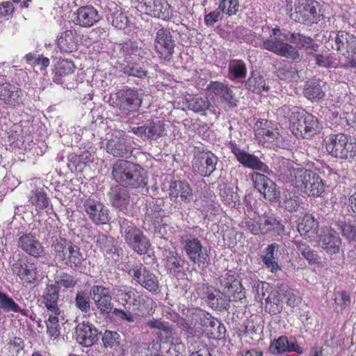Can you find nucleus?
<instances>
[{
    "mask_svg": "<svg viewBox=\"0 0 356 356\" xmlns=\"http://www.w3.org/2000/svg\"><path fill=\"white\" fill-rule=\"evenodd\" d=\"M241 227L253 235L273 234L281 235L284 232V225L275 215L264 213L259 214L250 211L241 222Z\"/></svg>",
    "mask_w": 356,
    "mask_h": 356,
    "instance_id": "f257e3e1",
    "label": "nucleus"
},
{
    "mask_svg": "<svg viewBox=\"0 0 356 356\" xmlns=\"http://www.w3.org/2000/svg\"><path fill=\"white\" fill-rule=\"evenodd\" d=\"M113 179L120 186L138 188L146 186L142 168L133 162L119 159L112 168Z\"/></svg>",
    "mask_w": 356,
    "mask_h": 356,
    "instance_id": "f03ea898",
    "label": "nucleus"
},
{
    "mask_svg": "<svg viewBox=\"0 0 356 356\" xmlns=\"http://www.w3.org/2000/svg\"><path fill=\"white\" fill-rule=\"evenodd\" d=\"M286 6L290 18L296 22L311 25L320 21L321 6L316 0H289Z\"/></svg>",
    "mask_w": 356,
    "mask_h": 356,
    "instance_id": "7ed1b4c3",
    "label": "nucleus"
},
{
    "mask_svg": "<svg viewBox=\"0 0 356 356\" xmlns=\"http://www.w3.org/2000/svg\"><path fill=\"white\" fill-rule=\"evenodd\" d=\"M53 254L57 263L79 268L86 260L80 248L71 241L60 237L52 243Z\"/></svg>",
    "mask_w": 356,
    "mask_h": 356,
    "instance_id": "20e7f679",
    "label": "nucleus"
},
{
    "mask_svg": "<svg viewBox=\"0 0 356 356\" xmlns=\"http://www.w3.org/2000/svg\"><path fill=\"white\" fill-rule=\"evenodd\" d=\"M326 151L333 157L350 160L356 156V139L343 133L330 134L324 140Z\"/></svg>",
    "mask_w": 356,
    "mask_h": 356,
    "instance_id": "39448f33",
    "label": "nucleus"
},
{
    "mask_svg": "<svg viewBox=\"0 0 356 356\" xmlns=\"http://www.w3.org/2000/svg\"><path fill=\"white\" fill-rule=\"evenodd\" d=\"M290 129L297 138H307L317 134L319 122L314 115L298 107L291 113Z\"/></svg>",
    "mask_w": 356,
    "mask_h": 356,
    "instance_id": "423d86ee",
    "label": "nucleus"
},
{
    "mask_svg": "<svg viewBox=\"0 0 356 356\" xmlns=\"http://www.w3.org/2000/svg\"><path fill=\"white\" fill-rule=\"evenodd\" d=\"M290 34L291 33L286 29L273 28L270 37L263 41L262 47L277 55L296 60L300 56L298 49L291 44L284 42V40L289 41Z\"/></svg>",
    "mask_w": 356,
    "mask_h": 356,
    "instance_id": "0eeeda50",
    "label": "nucleus"
},
{
    "mask_svg": "<svg viewBox=\"0 0 356 356\" xmlns=\"http://www.w3.org/2000/svg\"><path fill=\"white\" fill-rule=\"evenodd\" d=\"M120 233L125 243L137 254L142 255L149 252L151 248L149 239L133 222L123 220L120 224Z\"/></svg>",
    "mask_w": 356,
    "mask_h": 356,
    "instance_id": "6e6552de",
    "label": "nucleus"
},
{
    "mask_svg": "<svg viewBox=\"0 0 356 356\" xmlns=\"http://www.w3.org/2000/svg\"><path fill=\"white\" fill-rule=\"evenodd\" d=\"M256 291L255 299L258 301L265 300V310L270 314H277L283 308V286L275 287L268 283L260 282L254 286Z\"/></svg>",
    "mask_w": 356,
    "mask_h": 356,
    "instance_id": "1a4fd4ad",
    "label": "nucleus"
},
{
    "mask_svg": "<svg viewBox=\"0 0 356 356\" xmlns=\"http://www.w3.org/2000/svg\"><path fill=\"white\" fill-rule=\"evenodd\" d=\"M332 48L347 59L345 69L356 68V36L344 31H339L334 38L330 37Z\"/></svg>",
    "mask_w": 356,
    "mask_h": 356,
    "instance_id": "9d476101",
    "label": "nucleus"
},
{
    "mask_svg": "<svg viewBox=\"0 0 356 356\" xmlns=\"http://www.w3.org/2000/svg\"><path fill=\"white\" fill-rule=\"evenodd\" d=\"M180 243L189 261L199 267H205L210 262L209 250L197 237L181 236Z\"/></svg>",
    "mask_w": 356,
    "mask_h": 356,
    "instance_id": "9b49d317",
    "label": "nucleus"
},
{
    "mask_svg": "<svg viewBox=\"0 0 356 356\" xmlns=\"http://www.w3.org/2000/svg\"><path fill=\"white\" fill-rule=\"evenodd\" d=\"M176 47L175 40L168 28L161 27L155 35L154 47L158 58L164 61L172 60Z\"/></svg>",
    "mask_w": 356,
    "mask_h": 356,
    "instance_id": "f8f14e48",
    "label": "nucleus"
},
{
    "mask_svg": "<svg viewBox=\"0 0 356 356\" xmlns=\"http://www.w3.org/2000/svg\"><path fill=\"white\" fill-rule=\"evenodd\" d=\"M218 157L209 150H197L192 161L193 172L201 177H209L216 169Z\"/></svg>",
    "mask_w": 356,
    "mask_h": 356,
    "instance_id": "ddd939ff",
    "label": "nucleus"
},
{
    "mask_svg": "<svg viewBox=\"0 0 356 356\" xmlns=\"http://www.w3.org/2000/svg\"><path fill=\"white\" fill-rule=\"evenodd\" d=\"M206 90L211 99L218 104H225L229 108L237 105L232 90L226 84L220 81H211Z\"/></svg>",
    "mask_w": 356,
    "mask_h": 356,
    "instance_id": "4468645a",
    "label": "nucleus"
},
{
    "mask_svg": "<svg viewBox=\"0 0 356 356\" xmlns=\"http://www.w3.org/2000/svg\"><path fill=\"white\" fill-rule=\"evenodd\" d=\"M115 96L116 106L124 114L129 115L136 111L141 106L142 99L136 89L120 90L116 92Z\"/></svg>",
    "mask_w": 356,
    "mask_h": 356,
    "instance_id": "2eb2a0df",
    "label": "nucleus"
},
{
    "mask_svg": "<svg viewBox=\"0 0 356 356\" xmlns=\"http://www.w3.org/2000/svg\"><path fill=\"white\" fill-rule=\"evenodd\" d=\"M145 14L163 21H169L173 17V8L166 0H138Z\"/></svg>",
    "mask_w": 356,
    "mask_h": 356,
    "instance_id": "dca6fc26",
    "label": "nucleus"
},
{
    "mask_svg": "<svg viewBox=\"0 0 356 356\" xmlns=\"http://www.w3.org/2000/svg\"><path fill=\"white\" fill-rule=\"evenodd\" d=\"M228 148L235 156L237 161L244 167L259 170L265 173L269 172V168L266 164L261 161L257 156L241 149L235 141H230L228 143Z\"/></svg>",
    "mask_w": 356,
    "mask_h": 356,
    "instance_id": "f3484780",
    "label": "nucleus"
},
{
    "mask_svg": "<svg viewBox=\"0 0 356 356\" xmlns=\"http://www.w3.org/2000/svg\"><path fill=\"white\" fill-rule=\"evenodd\" d=\"M129 273L141 286L151 293H157L159 288L158 277L142 264L134 266Z\"/></svg>",
    "mask_w": 356,
    "mask_h": 356,
    "instance_id": "a211bd4d",
    "label": "nucleus"
},
{
    "mask_svg": "<svg viewBox=\"0 0 356 356\" xmlns=\"http://www.w3.org/2000/svg\"><path fill=\"white\" fill-rule=\"evenodd\" d=\"M90 296L101 315L106 316L111 312L112 296L108 287L102 284L93 285L90 290Z\"/></svg>",
    "mask_w": 356,
    "mask_h": 356,
    "instance_id": "6ab92c4d",
    "label": "nucleus"
},
{
    "mask_svg": "<svg viewBox=\"0 0 356 356\" xmlns=\"http://www.w3.org/2000/svg\"><path fill=\"white\" fill-rule=\"evenodd\" d=\"M136 136L148 139L156 140L163 137L165 132V124L163 120H148L142 126L131 127L130 131Z\"/></svg>",
    "mask_w": 356,
    "mask_h": 356,
    "instance_id": "aec40b11",
    "label": "nucleus"
},
{
    "mask_svg": "<svg viewBox=\"0 0 356 356\" xmlns=\"http://www.w3.org/2000/svg\"><path fill=\"white\" fill-rule=\"evenodd\" d=\"M197 295L204 299L212 308L222 309L228 305V298L219 289L208 284H202L197 289Z\"/></svg>",
    "mask_w": 356,
    "mask_h": 356,
    "instance_id": "412c9836",
    "label": "nucleus"
},
{
    "mask_svg": "<svg viewBox=\"0 0 356 356\" xmlns=\"http://www.w3.org/2000/svg\"><path fill=\"white\" fill-rule=\"evenodd\" d=\"M236 273L228 270L220 280V284L225 291L228 301H240L245 298L244 288L237 279Z\"/></svg>",
    "mask_w": 356,
    "mask_h": 356,
    "instance_id": "4be33fe9",
    "label": "nucleus"
},
{
    "mask_svg": "<svg viewBox=\"0 0 356 356\" xmlns=\"http://www.w3.org/2000/svg\"><path fill=\"white\" fill-rule=\"evenodd\" d=\"M83 207L90 220L95 225H106L109 222V211L99 201L88 198L84 201Z\"/></svg>",
    "mask_w": 356,
    "mask_h": 356,
    "instance_id": "5701e85b",
    "label": "nucleus"
},
{
    "mask_svg": "<svg viewBox=\"0 0 356 356\" xmlns=\"http://www.w3.org/2000/svg\"><path fill=\"white\" fill-rule=\"evenodd\" d=\"M252 180L254 188L264 195L265 199L273 202L278 198L280 192L276 188L275 183L266 175L253 172Z\"/></svg>",
    "mask_w": 356,
    "mask_h": 356,
    "instance_id": "b1692460",
    "label": "nucleus"
},
{
    "mask_svg": "<svg viewBox=\"0 0 356 356\" xmlns=\"http://www.w3.org/2000/svg\"><path fill=\"white\" fill-rule=\"evenodd\" d=\"M269 351L273 355L291 352L302 354L304 352L303 348L298 344L295 338L289 341L285 335H281L277 339H273L270 342Z\"/></svg>",
    "mask_w": 356,
    "mask_h": 356,
    "instance_id": "393cba45",
    "label": "nucleus"
},
{
    "mask_svg": "<svg viewBox=\"0 0 356 356\" xmlns=\"http://www.w3.org/2000/svg\"><path fill=\"white\" fill-rule=\"evenodd\" d=\"M99 20L97 10L92 6H85L79 8L74 13L72 22L81 27H91Z\"/></svg>",
    "mask_w": 356,
    "mask_h": 356,
    "instance_id": "a878e982",
    "label": "nucleus"
},
{
    "mask_svg": "<svg viewBox=\"0 0 356 356\" xmlns=\"http://www.w3.org/2000/svg\"><path fill=\"white\" fill-rule=\"evenodd\" d=\"M106 151L115 157H128L132 153V147L126 138L120 135L108 140Z\"/></svg>",
    "mask_w": 356,
    "mask_h": 356,
    "instance_id": "bb28decb",
    "label": "nucleus"
},
{
    "mask_svg": "<svg viewBox=\"0 0 356 356\" xmlns=\"http://www.w3.org/2000/svg\"><path fill=\"white\" fill-rule=\"evenodd\" d=\"M59 296V289L56 284H47L42 295V302L47 311L53 314H60V309L58 307Z\"/></svg>",
    "mask_w": 356,
    "mask_h": 356,
    "instance_id": "cd10ccee",
    "label": "nucleus"
},
{
    "mask_svg": "<svg viewBox=\"0 0 356 356\" xmlns=\"http://www.w3.org/2000/svg\"><path fill=\"white\" fill-rule=\"evenodd\" d=\"M76 339L86 347L92 346L98 339V331L92 324H79L76 328Z\"/></svg>",
    "mask_w": 356,
    "mask_h": 356,
    "instance_id": "c85d7f7f",
    "label": "nucleus"
},
{
    "mask_svg": "<svg viewBox=\"0 0 356 356\" xmlns=\"http://www.w3.org/2000/svg\"><path fill=\"white\" fill-rule=\"evenodd\" d=\"M79 42V35L76 30L71 29L60 33L57 38V46L60 51L71 53L77 50Z\"/></svg>",
    "mask_w": 356,
    "mask_h": 356,
    "instance_id": "c756f323",
    "label": "nucleus"
},
{
    "mask_svg": "<svg viewBox=\"0 0 356 356\" xmlns=\"http://www.w3.org/2000/svg\"><path fill=\"white\" fill-rule=\"evenodd\" d=\"M254 134L259 142L273 143L277 139L278 132L267 120H261L254 124Z\"/></svg>",
    "mask_w": 356,
    "mask_h": 356,
    "instance_id": "7c9ffc66",
    "label": "nucleus"
},
{
    "mask_svg": "<svg viewBox=\"0 0 356 356\" xmlns=\"http://www.w3.org/2000/svg\"><path fill=\"white\" fill-rule=\"evenodd\" d=\"M313 172L305 168H293L289 171V182L298 191L303 193L307 188V183L310 181V176L313 175Z\"/></svg>",
    "mask_w": 356,
    "mask_h": 356,
    "instance_id": "2f4dec72",
    "label": "nucleus"
},
{
    "mask_svg": "<svg viewBox=\"0 0 356 356\" xmlns=\"http://www.w3.org/2000/svg\"><path fill=\"white\" fill-rule=\"evenodd\" d=\"M164 261V266L169 274L177 276L184 273L186 261L177 251H169Z\"/></svg>",
    "mask_w": 356,
    "mask_h": 356,
    "instance_id": "473e14b6",
    "label": "nucleus"
},
{
    "mask_svg": "<svg viewBox=\"0 0 356 356\" xmlns=\"http://www.w3.org/2000/svg\"><path fill=\"white\" fill-rule=\"evenodd\" d=\"M168 194L171 198L177 199L179 196L182 201L189 202L193 190L186 181L177 180L170 183Z\"/></svg>",
    "mask_w": 356,
    "mask_h": 356,
    "instance_id": "72a5a7b5",
    "label": "nucleus"
},
{
    "mask_svg": "<svg viewBox=\"0 0 356 356\" xmlns=\"http://www.w3.org/2000/svg\"><path fill=\"white\" fill-rule=\"evenodd\" d=\"M298 230L305 238H313L318 231V222L309 213H305L299 220Z\"/></svg>",
    "mask_w": 356,
    "mask_h": 356,
    "instance_id": "f704fd0d",
    "label": "nucleus"
},
{
    "mask_svg": "<svg viewBox=\"0 0 356 356\" xmlns=\"http://www.w3.org/2000/svg\"><path fill=\"white\" fill-rule=\"evenodd\" d=\"M153 302L152 298L140 293L135 289L129 305L132 306V310L134 312V314L140 316L149 312Z\"/></svg>",
    "mask_w": 356,
    "mask_h": 356,
    "instance_id": "c9c22d12",
    "label": "nucleus"
},
{
    "mask_svg": "<svg viewBox=\"0 0 356 356\" xmlns=\"http://www.w3.org/2000/svg\"><path fill=\"white\" fill-rule=\"evenodd\" d=\"M322 248L327 254H333L339 252L341 239L337 232L332 229H327V232L321 236Z\"/></svg>",
    "mask_w": 356,
    "mask_h": 356,
    "instance_id": "e433bc0d",
    "label": "nucleus"
},
{
    "mask_svg": "<svg viewBox=\"0 0 356 356\" xmlns=\"http://www.w3.org/2000/svg\"><path fill=\"white\" fill-rule=\"evenodd\" d=\"M289 41L296 44L298 49H303L307 54L317 51L318 44L310 37L300 33H291Z\"/></svg>",
    "mask_w": 356,
    "mask_h": 356,
    "instance_id": "4c0bfd02",
    "label": "nucleus"
},
{
    "mask_svg": "<svg viewBox=\"0 0 356 356\" xmlns=\"http://www.w3.org/2000/svg\"><path fill=\"white\" fill-rule=\"evenodd\" d=\"M304 96L312 102H317L325 96L320 80L311 79L305 83L303 89Z\"/></svg>",
    "mask_w": 356,
    "mask_h": 356,
    "instance_id": "58836bf2",
    "label": "nucleus"
},
{
    "mask_svg": "<svg viewBox=\"0 0 356 356\" xmlns=\"http://www.w3.org/2000/svg\"><path fill=\"white\" fill-rule=\"evenodd\" d=\"M109 197L113 206L120 210L126 209L130 202L129 192L119 186H115L111 189Z\"/></svg>",
    "mask_w": 356,
    "mask_h": 356,
    "instance_id": "ea45409f",
    "label": "nucleus"
},
{
    "mask_svg": "<svg viewBox=\"0 0 356 356\" xmlns=\"http://www.w3.org/2000/svg\"><path fill=\"white\" fill-rule=\"evenodd\" d=\"M74 63L67 59L59 60L54 65V81L56 83H61L63 78L72 74L74 72Z\"/></svg>",
    "mask_w": 356,
    "mask_h": 356,
    "instance_id": "a19ab883",
    "label": "nucleus"
},
{
    "mask_svg": "<svg viewBox=\"0 0 356 356\" xmlns=\"http://www.w3.org/2000/svg\"><path fill=\"white\" fill-rule=\"evenodd\" d=\"M325 190V184L322 178L315 172L310 176V181L307 183V188L303 193L308 196L318 197Z\"/></svg>",
    "mask_w": 356,
    "mask_h": 356,
    "instance_id": "79ce46f5",
    "label": "nucleus"
},
{
    "mask_svg": "<svg viewBox=\"0 0 356 356\" xmlns=\"http://www.w3.org/2000/svg\"><path fill=\"white\" fill-rule=\"evenodd\" d=\"M278 248L275 243L268 245L264 251L261 259L266 267L272 273H277L281 269L277 261L275 260V251Z\"/></svg>",
    "mask_w": 356,
    "mask_h": 356,
    "instance_id": "37998d69",
    "label": "nucleus"
},
{
    "mask_svg": "<svg viewBox=\"0 0 356 356\" xmlns=\"http://www.w3.org/2000/svg\"><path fill=\"white\" fill-rule=\"evenodd\" d=\"M219 195L222 202L230 207H235L236 202L238 201L237 193L227 184L220 186Z\"/></svg>",
    "mask_w": 356,
    "mask_h": 356,
    "instance_id": "c03bdc74",
    "label": "nucleus"
},
{
    "mask_svg": "<svg viewBox=\"0 0 356 356\" xmlns=\"http://www.w3.org/2000/svg\"><path fill=\"white\" fill-rule=\"evenodd\" d=\"M24 251L34 257H38L43 253L44 248L38 240L25 235L24 236Z\"/></svg>",
    "mask_w": 356,
    "mask_h": 356,
    "instance_id": "a18cd8bd",
    "label": "nucleus"
},
{
    "mask_svg": "<svg viewBox=\"0 0 356 356\" xmlns=\"http://www.w3.org/2000/svg\"><path fill=\"white\" fill-rule=\"evenodd\" d=\"M334 310L339 314H341L351 304L350 294L346 291H340L335 293L334 299Z\"/></svg>",
    "mask_w": 356,
    "mask_h": 356,
    "instance_id": "49530a36",
    "label": "nucleus"
},
{
    "mask_svg": "<svg viewBox=\"0 0 356 356\" xmlns=\"http://www.w3.org/2000/svg\"><path fill=\"white\" fill-rule=\"evenodd\" d=\"M245 87L254 93H261L262 91H268L269 86H266L265 79L261 75L250 77L245 82Z\"/></svg>",
    "mask_w": 356,
    "mask_h": 356,
    "instance_id": "de8ad7c7",
    "label": "nucleus"
},
{
    "mask_svg": "<svg viewBox=\"0 0 356 356\" xmlns=\"http://www.w3.org/2000/svg\"><path fill=\"white\" fill-rule=\"evenodd\" d=\"M188 108L195 112H204L211 106V103L207 97H202L198 95L193 96L191 99L187 100Z\"/></svg>",
    "mask_w": 356,
    "mask_h": 356,
    "instance_id": "09e8293b",
    "label": "nucleus"
},
{
    "mask_svg": "<svg viewBox=\"0 0 356 356\" xmlns=\"http://www.w3.org/2000/svg\"><path fill=\"white\" fill-rule=\"evenodd\" d=\"M297 250L298 252L308 261L311 265L319 263L318 255L314 251L310 246L306 243L296 241Z\"/></svg>",
    "mask_w": 356,
    "mask_h": 356,
    "instance_id": "8fccbe9b",
    "label": "nucleus"
},
{
    "mask_svg": "<svg viewBox=\"0 0 356 356\" xmlns=\"http://www.w3.org/2000/svg\"><path fill=\"white\" fill-rule=\"evenodd\" d=\"M229 73L234 79H243L247 75V67L243 60L241 59L233 60L229 65Z\"/></svg>",
    "mask_w": 356,
    "mask_h": 356,
    "instance_id": "3c124183",
    "label": "nucleus"
},
{
    "mask_svg": "<svg viewBox=\"0 0 356 356\" xmlns=\"http://www.w3.org/2000/svg\"><path fill=\"white\" fill-rule=\"evenodd\" d=\"M30 202L35 207L37 211L42 210L49 206V199L42 189L36 190L31 197Z\"/></svg>",
    "mask_w": 356,
    "mask_h": 356,
    "instance_id": "603ef678",
    "label": "nucleus"
},
{
    "mask_svg": "<svg viewBox=\"0 0 356 356\" xmlns=\"http://www.w3.org/2000/svg\"><path fill=\"white\" fill-rule=\"evenodd\" d=\"M70 161L76 170H81L87 164L93 161V157L89 151L86 150L80 154L72 155Z\"/></svg>",
    "mask_w": 356,
    "mask_h": 356,
    "instance_id": "864d4df0",
    "label": "nucleus"
},
{
    "mask_svg": "<svg viewBox=\"0 0 356 356\" xmlns=\"http://www.w3.org/2000/svg\"><path fill=\"white\" fill-rule=\"evenodd\" d=\"M24 58L29 64L33 67H40V70H45L50 64V60L48 58L35 53H29L26 54Z\"/></svg>",
    "mask_w": 356,
    "mask_h": 356,
    "instance_id": "5fc2aeb1",
    "label": "nucleus"
},
{
    "mask_svg": "<svg viewBox=\"0 0 356 356\" xmlns=\"http://www.w3.org/2000/svg\"><path fill=\"white\" fill-rule=\"evenodd\" d=\"M218 8L228 16L235 15L238 11L239 0H219Z\"/></svg>",
    "mask_w": 356,
    "mask_h": 356,
    "instance_id": "6e6d98bb",
    "label": "nucleus"
},
{
    "mask_svg": "<svg viewBox=\"0 0 356 356\" xmlns=\"http://www.w3.org/2000/svg\"><path fill=\"white\" fill-rule=\"evenodd\" d=\"M209 324L211 327L208 332L209 338L213 339H221L225 337V328L220 323L211 318L209 319Z\"/></svg>",
    "mask_w": 356,
    "mask_h": 356,
    "instance_id": "4d7b16f0",
    "label": "nucleus"
},
{
    "mask_svg": "<svg viewBox=\"0 0 356 356\" xmlns=\"http://www.w3.org/2000/svg\"><path fill=\"white\" fill-rule=\"evenodd\" d=\"M96 244L103 252L107 254L112 252L115 249L113 238L106 234H99L97 236Z\"/></svg>",
    "mask_w": 356,
    "mask_h": 356,
    "instance_id": "13d9d810",
    "label": "nucleus"
},
{
    "mask_svg": "<svg viewBox=\"0 0 356 356\" xmlns=\"http://www.w3.org/2000/svg\"><path fill=\"white\" fill-rule=\"evenodd\" d=\"M0 309L6 312H19L20 307L8 295L0 292Z\"/></svg>",
    "mask_w": 356,
    "mask_h": 356,
    "instance_id": "bf43d9fd",
    "label": "nucleus"
},
{
    "mask_svg": "<svg viewBox=\"0 0 356 356\" xmlns=\"http://www.w3.org/2000/svg\"><path fill=\"white\" fill-rule=\"evenodd\" d=\"M58 316L59 315L52 314L49 316L47 321L46 322L47 333L51 337L56 338L60 334V327L58 323Z\"/></svg>",
    "mask_w": 356,
    "mask_h": 356,
    "instance_id": "052dcab7",
    "label": "nucleus"
},
{
    "mask_svg": "<svg viewBox=\"0 0 356 356\" xmlns=\"http://www.w3.org/2000/svg\"><path fill=\"white\" fill-rule=\"evenodd\" d=\"M124 74L129 76H136L139 78L145 77L147 74V71L142 67L140 64L136 63H128L123 69Z\"/></svg>",
    "mask_w": 356,
    "mask_h": 356,
    "instance_id": "680f3d73",
    "label": "nucleus"
},
{
    "mask_svg": "<svg viewBox=\"0 0 356 356\" xmlns=\"http://www.w3.org/2000/svg\"><path fill=\"white\" fill-rule=\"evenodd\" d=\"M56 282V286L59 288L72 289L74 288L76 284L77 280L72 275L67 273H63L58 277Z\"/></svg>",
    "mask_w": 356,
    "mask_h": 356,
    "instance_id": "e2e57ef3",
    "label": "nucleus"
},
{
    "mask_svg": "<svg viewBox=\"0 0 356 356\" xmlns=\"http://www.w3.org/2000/svg\"><path fill=\"white\" fill-rule=\"evenodd\" d=\"M35 264H26L24 268V282L34 284L38 281V274Z\"/></svg>",
    "mask_w": 356,
    "mask_h": 356,
    "instance_id": "0e129e2a",
    "label": "nucleus"
},
{
    "mask_svg": "<svg viewBox=\"0 0 356 356\" xmlns=\"http://www.w3.org/2000/svg\"><path fill=\"white\" fill-rule=\"evenodd\" d=\"M215 199L216 196L213 193H207L202 199L205 204L202 206L201 211L207 214L211 210L218 211L219 204L215 202Z\"/></svg>",
    "mask_w": 356,
    "mask_h": 356,
    "instance_id": "69168bd1",
    "label": "nucleus"
},
{
    "mask_svg": "<svg viewBox=\"0 0 356 356\" xmlns=\"http://www.w3.org/2000/svg\"><path fill=\"white\" fill-rule=\"evenodd\" d=\"M75 305L83 313H88L90 310L89 297L84 292H78L75 297Z\"/></svg>",
    "mask_w": 356,
    "mask_h": 356,
    "instance_id": "338daca9",
    "label": "nucleus"
},
{
    "mask_svg": "<svg viewBox=\"0 0 356 356\" xmlns=\"http://www.w3.org/2000/svg\"><path fill=\"white\" fill-rule=\"evenodd\" d=\"M282 204L283 207L290 212L296 211L300 205V198L295 193H289L285 196Z\"/></svg>",
    "mask_w": 356,
    "mask_h": 356,
    "instance_id": "774afa93",
    "label": "nucleus"
}]
</instances>
